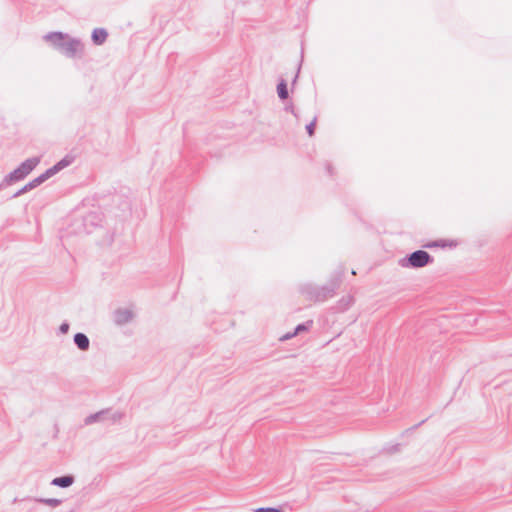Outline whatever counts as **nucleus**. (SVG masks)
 Returning a JSON list of instances; mask_svg holds the SVG:
<instances>
[{
  "instance_id": "nucleus-16",
  "label": "nucleus",
  "mask_w": 512,
  "mask_h": 512,
  "mask_svg": "<svg viewBox=\"0 0 512 512\" xmlns=\"http://www.w3.org/2000/svg\"><path fill=\"white\" fill-rule=\"evenodd\" d=\"M255 512H281L278 508H272V507H260L255 509Z\"/></svg>"
},
{
  "instance_id": "nucleus-10",
  "label": "nucleus",
  "mask_w": 512,
  "mask_h": 512,
  "mask_svg": "<svg viewBox=\"0 0 512 512\" xmlns=\"http://www.w3.org/2000/svg\"><path fill=\"white\" fill-rule=\"evenodd\" d=\"M69 161L63 159L60 162H58L56 165H54L52 168L48 169L45 174L47 175L48 179L55 175L57 172L62 170L64 167L69 165Z\"/></svg>"
},
{
  "instance_id": "nucleus-1",
  "label": "nucleus",
  "mask_w": 512,
  "mask_h": 512,
  "mask_svg": "<svg viewBox=\"0 0 512 512\" xmlns=\"http://www.w3.org/2000/svg\"><path fill=\"white\" fill-rule=\"evenodd\" d=\"M44 40L67 57H75L83 52V44L80 40L62 32L48 33L44 36Z\"/></svg>"
},
{
  "instance_id": "nucleus-14",
  "label": "nucleus",
  "mask_w": 512,
  "mask_h": 512,
  "mask_svg": "<svg viewBox=\"0 0 512 512\" xmlns=\"http://www.w3.org/2000/svg\"><path fill=\"white\" fill-rule=\"evenodd\" d=\"M311 323H312V322H311V321H309V322H307V323H305V324H299V325L295 328V330H294V334H297V335H298L299 333H301V332H303V331L308 330V328L310 327Z\"/></svg>"
},
{
  "instance_id": "nucleus-17",
  "label": "nucleus",
  "mask_w": 512,
  "mask_h": 512,
  "mask_svg": "<svg viewBox=\"0 0 512 512\" xmlns=\"http://www.w3.org/2000/svg\"><path fill=\"white\" fill-rule=\"evenodd\" d=\"M69 328H70L69 324H68L67 322H64V323H62V324L60 325V327H59V331H60V333H62V334H67V333H68V331H69Z\"/></svg>"
},
{
  "instance_id": "nucleus-4",
  "label": "nucleus",
  "mask_w": 512,
  "mask_h": 512,
  "mask_svg": "<svg viewBox=\"0 0 512 512\" xmlns=\"http://www.w3.org/2000/svg\"><path fill=\"white\" fill-rule=\"evenodd\" d=\"M133 318L134 312L130 308H118L113 313V321L118 326L131 322Z\"/></svg>"
},
{
  "instance_id": "nucleus-15",
  "label": "nucleus",
  "mask_w": 512,
  "mask_h": 512,
  "mask_svg": "<svg viewBox=\"0 0 512 512\" xmlns=\"http://www.w3.org/2000/svg\"><path fill=\"white\" fill-rule=\"evenodd\" d=\"M315 125H316V118H314L312 120V122L306 126V130H307L309 136H313L314 135Z\"/></svg>"
},
{
  "instance_id": "nucleus-5",
  "label": "nucleus",
  "mask_w": 512,
  "mask_h": 512,
  "mask_svg": "<svg viewBox=\"0 0 512 512\" xmlns=\"http://www.w3.org/2000/svg\"><path fill=\"white\" fill-rule=\"evenodd\" d=\"M48 179L47 175L45 173L41 174L37 178L33 179L29 183H27L25 186H23L18 192L14 194V197H19L20 195L36 188L43 182H45Z\"/></svg>"
},
{
  "instance_id": "nucleus-9",
  "label": "nucleus",
  "mask_w": 512,
  "mask_h": 512,
  "mask_svg": "<svg viewBox=\"0 0 512 512\" xmlns=\"http://www.w3.org/2000/svg\"><path fill=\"white\" fill-rule=\"evenodd\" d=\"M108 34L106 30L97 28L92 32V40L96 45H101L106 41Z\"/></svg>"
},
{
  "instance_id": "nucleus-8",
  "label": "nucleus",
  "mask_w": 512,
  "mask_h": 512,
  "mask_svg": "<svg viewBox=\"0 0 512 512\" xmlns=\"http://www.w3.org/2000/svg\"><path fill=\"white\" fill-rule=\"evenodd\" d=\"M75 481L74 476L72 475H66L61 477H56L52 480L51 484L54 486H58L61 488H67L70 487Z\"/></svg>"
},
{
  "instance_id": "nucleus-6",
  "label": "nucleus",
  "mask_w": 512,
  "mask_h": 512,
  "mask_svg": "<svg viewBox=\"0 0 512 512\" xmlns=\"http://www.w3.org/2000/svg\"><path fill=\"white\" fill-rule=\"evenodd\" d=\"M107 414L108 412L104 410L91 414L84 419V424L92 425L94 423L106 422Z\"/></svg>"
},
{
  "instance_id": "nucleus-11",
  "label": "nucleus",
  "mask_w": 512,
  "mask_h": 512,
  "mask_svg": "<svg viewBox=\"0 0 512 512\" xmlns=\"http://www.w3.org/2000/svg\"><path fill=\"white\" fill-rule=\"evenodd\" d=\"M104 411L108 412L106 421L112 424L119 422L124 417V413L121 411H112L111 409H105Z\"/></svg>"
},
{
  "instance_id": "nucleus-13",
  "label": "nucleus",
  "mask_w": 512,
  "mask_h": 512,
  "mask_svg": "<svg viewBox=\"0 0 512 512\" xmlns=\"http://www.w3.org/2000/svg\"><path fill=\"white\" fill-rule=\"evenodd\" d=\"M39 502L41 503H44L48 506H51V507H57L61 504V500L59 499H54V498H51V499H39L38 500Z\"/></svg>"
},
{
  "instance_id": "nucleus-18",
  "label": "nucleus",
  "mask_w": 512,
  "mask_h": 512,
  "mask_svg": "<svg viewBox=\"0 0 512 512\" xmlns=\"http://www.w3.org/2000/svg\"><path fill=\"white\" fill-rule=\"evenodd\" d=\"M297 334H294V331L293 332H289V333H286L284 334L283 336L280 337V341H286V340H289L291 338H293L294 336H296Z\"/></svg>"
},
{
  "instance_id": "nucleus-7",
  "label": "nucleus",
  "mask_w": 512,
  "mask_h": 512,
  "mask_svg": "<svg viewBox=\"0 0 512 512\" xmlns=\"http://www.w3.org/2000/svg\"><path fill=\"white\" fill-rule=\"evenodd\" d=\"M74 343L81 351H87L90 347L89 338L84 333H76Z\"/></svg>"
},
{
  "instance_id": "nucleus-2",
  "label": "nucleus",
  "mask_w": 512,
  "mask_h": 512,
  "mask_svg": "<svg viewBox=\"0 0 512 512\" xmlns=\"http://www.w3.org/2000/svg\"><path fill=\"white\" fill-rule=\"evenodd\" d=\"M39 163V158L33 157L25 160L17 169L5 177V182L11 184L27 176Z\"/></svg>"
},
{
  "instance_id": "nucleus-3",
  "label": "nucleus",
  "mask_w": 512,
  "mask_h": 512,
  "mask_svg": "<svg viewBox=\"0 0 512 512\" xmlns=\"http://www.w3.org/2000/svg\"><path fill=\"white\" fill-rule=\"evenodd\" d=\"M432 262V257L429 253L423 250H417L409 255L407 259L401 261L403 267L421 268Z\"/></svg>"
},
{
  "instance_id": "nucleus-12",
  "label": "nucleus",
  "mask_w": 512,
  "mask_h": 512,
  "mask_svg": "<svg viewBox=\"0 0 512 512\" xmlns=\"http://www.w3.org/2000/svg\"><path fill=\"white\" fill-rule=\"evenodd\" d=\"M277 93L279 98L286 99L288 97V89L287 84L284 80H282L277 86Z\"/></svg>"
}]
</instances>
